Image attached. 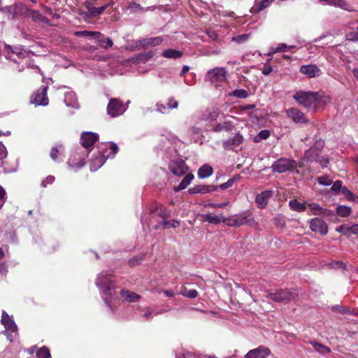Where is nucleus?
<instances>
[{
  "instance_id": "obj_1",
  "label": "nucleus",
  "mask_w": 358,
  "mask_h": 358,
  "mask_svg": "<svg viewBox=\"0 0 358 358\" xmlns=\"http://www.w3.org/2000/svg\"><path fill=\"white\" fill-rule=\"evenodd\" d=\"M293 97L300 105L308 109H315L330 101V98L328 96H322L317 92H313L299 91Z\"/></svg>"
},
{
  "instance_id": "obj_2",
  "label": "nucleus",
  "mask_w": 358,
  "mask_h": 358,
  "mask_svg": "<svg viewBox=\"0 0 358 358\" xmlns=\"http://www.w3.org/2000/svg\"><path fill=\"white\" fill-rule=\"evenodd\" d=\"M96 285L107 296H112L115 294L114 282L107 272H101L98 275L96 280Z\"/></svg>"
},
{
  "instance_id": "obj_3",
  "label": "nucleus",
  "mask_w": 358,
  "mask_h": 358,
  "mask_svg": "<svg viewBox=\"0 0 358 358\" xmlns=\"http://www.w3.org/2000/svg\"><path fill=\"white\" fill-rule=\"evenodd\" d=\"M298 297L296 292L289 291L287 289H276L275 292H270L267 295V298L278 303H287L291 301L295 300Z\"/></svg>"
},
{
  "instance_id": "obj_4",
  "label": "nucleus",
  "mask_w": 358,
  "mask_h": 358,
  "mask_svg": "<svg viewBox=\"0 0 358 358\" xmlns=\"http://www.w3.org/2000/svg\"><path fill=\"white\" fill-rule=\"evenodd\" d=\"M296 167L297 163L295 160L285 157L277 159L271 166L273 171L279 173L286 171H293Z\"/></svg>"
},
{
  "instance_id": "obj_5",
  "label": "nucleus",
  "mask_w": 358,
  "mask_h": 358,
  "mask_svg": "<svg viewBox=\"0 0 358 358\" xmlns=\"http://www.w3.org/2000/svg\"><path fill=\"white\" fill-rule=\"evenodd\" d=\"M126 110L127 106L119 99L113 98L109 100L107 106V113L110 116L113 117H117L122 115Z\"/></svg>"
},
{
  "instance_id": "obj_6",
  "label": "nucleus",
  "mask_w": 358,
  "mask_h": 358,
  "mask_svg": "<svg viewBox=\"0 0 358 358\" xmlns=\"http://www.w3.org/2000/svg\"><path fill=\"white\" fill-rule=\"evenodd\" d=\"M303 159L310 162H316L322 167H327L329 162L327 157L320 156V152L312 148L306 151Z\"/></svg>"
},
{
  "instance_id": "obj_7",
  "label": "nucleus",
  "mask_w": 358,
  "mask_h": 358,
  "mask_svg": "<svg viewBox=\"0 0 358 358\" xmlns=\"http://www.w3.org/2000/svg\"><path fill=\"white\" fill-rule=\"evenodd\" d=\"M227 71L222 67H216L207 72L206 79L211 83L222 82L226 80Z\"/></svg>"
},
{
  "instance_id": "obj_8",
  "label": "nucleus",
  "mask_w": 358,
  "mask_h": 358,
  "mask_svg": "<svg viewBox=\"0 0 358 358\" xmlns=\"http://www.w3.org/2000/svg\"><path fill=\"white\" fill-rule=\"evenodd\" d=\"M169 170L177 176H182L185 175L189 168L182 159H176L170 162L169 164Z\"/></svg>"
},
{
  "instance_id": "obj_9",
  "label": "nucleus",
  "mask_w": 358,
  "mask_h": 358,
  "mask_svg": "<svg viewBox=\"0 0 358 358\" xmlns=\"http://www.w3.org/2000/svg\"><path fill=\"white\" fill-rule=\"evenodd\" d=\"M48 87L45 85L39 89L35 94L31 96V103L36 105L47 106L48 104Z\"/></svg>"
},
{
  "instance_id": "obj_10",
  "label": "nucleus",
  "mask_w": 358,
  "mask_h": 358,
  "mask_svg": "<svg viewBox=\"0 0 358 358\" xmlns=\"http://www.w3.org/2000/svg\"><path fill=\"white\" fill-rule=\"evenodd\" d=\"M98 139L99 135L96 133L85 131L81 134L80 143L85 148L92 150Z\"/></svg>"
},
{
  "instance_id": "obj_11",
  "label": "nucleus",
  "mask_w": 358,
  "mask_h": 358,
  "mask_svg": "<svg viewBox=\"0 0 358 358\" xmlns=\"http://www.w3.org/2000/svg\"><path fill=\"white\" fill-rule=\"evenodd\" d=\"M309 224L312 231L318 232L321 235H326L328 233V226L321 218L315 217L311 219L309 221Z\"/></svg>"
},
{
  "instance_id": "obj_12",
  "label": "nucleus",
  "mask_w": 358,
  "mask_h": 358,
  "mask_svg": "<svg viewBox=\"0 0 358 358\" xmlns=\"http://www.w3.org/2000/svg\"><path fill=\"white\" fill-rule=\"evenodd\" d=\"M163 38L161 36L143 38L135 42L136 47L146 48L148 47H155L162 43Z\"/></svg>"
},
{
  "instance_id": "obj_13",
  "label": "nucleus",
  "mask_w": 358,
  "mask_h": 358,
  "mask_svg": "<svg viewBox=\"0 0 358 358\" xmlns=\"http://www.w3.org/2000/svg\"><path fill=\"white\" fill-rule=\"evenodd\" d=\"M236 220L240 222V227L243 224H248L250 227H256L257 222L255 221L252 213L249 211H245L239 215H236Z\"/></svg>"
},
{
  "instance_id": "obj_14",
  "label": "nucleus",
  "mask_w": 358,
  "mask_h": 358,
  "mask_svg": "<svg viewBox=\"0 0 358 358\" xmlns=\"http://www.w3.org/2000/svg\"><path fill=\"white\" fill-rule=\"evenodd\" d=\"M271 354V350L264 345L250 350L244 358H266Z\"/></svg>"
},
{
  "instance_id": "obj_15",
  "label": "nucleus",
  "mask_w": 358,
  "mask_h": 358,
  "mask_svg": "<svg viewBox=\"0 0 358 358\" xmlns=\"http://www.w3.org/2000/svg\"><path fill=\"white\" fill-rule=\"evenodd\" d=\"M287 117L291 118L295 123H308V120L304 113L295 108H291L286 110Z\"/></svg>"
},
{
  "instance_id": "obj_16",
  "label": "nucleus",
  "mask_w": 358,
  "mask_h": 358,
  "mask_svg": "<svg viewBox=\"0 0 358 358\" xmlns=\"http://www.w3.org/2000/svg\"><path fill=\"white\" fill-rule=\"evenodd\" d=\"M243 141L242 135L237 134L233 138L224 141L222 144L223 148L225 150H235L243 143Z\"/></svg>"
},
{
  "instance_id": "obj_17",
  "label": "nucleus",
  "mask_w": 358,
  "mask_h": 358,
  "mask_svg": "<svg viewBox=\"0 0 358 358\" xmlns=\"http://www.w3.org/2000/svg\"><path fill=\"white\" fill-rule=\"evenodd\" d=\"M300 72L309 78L317 77L322 73L321 70L315 64L302 66Z\"/></svg>"
},
{
  "instance_id": "obj_18",
  "label": "nucleus",
  "mask_w": 358,
  "mask_h": 358,
  "mask_svg": "<svg viewBox=\"0 0 358 358\" xmlns=\"http://www.w3.org/2000/svg\"><path fill=\"white\" fill-rule=\"evenodd\" d=\"M1 323L4 326L6 330L10 331L11 333L16 332L17 330V327L15 322L4 310L2 312Z\"/></svg>"
},
{
  "instance_id": "obj_19",
  "label": "nucleus",
  "mask_w": 358,
  "mask_h": 358,
  "mask_svg": "<svg viewBox=\"0 0 358 358\" xmlns=\"http://www.w3.org/2000/svg\"><path fill=\"white\" fill-rule=\"evenodd\" d=\"M218 189L216 185H199L190 188L188 192L189 194H206L214 192Z\"/></svg>"
},
{
  "instance_id": "obj_20",
  "label": "nucleus",
  "mask_w": 358,
  "mask_h": 358,
  "mask_svg": "<svg viewBox=\"0 0 358 358\" xmlns=\"http://www.w3.org/2000/svg\"><path fill=\"white\" fill-rule=\"evenodd\" d=\"M272 190H266L256 196L255 201L258 206L261 208H264L268 203V200L273 196Z\"/></svg>"
},
{
  "instance_id": "obj_21",
  "label": "nucleus",
  "mask_w": 358,
  "mask_h": 358,
  "mask_svg": "<svg viewBox=\"0 0 358 358\" xmlns=\"http://www.w3.org/2000/svg\"><path fill=\"white\" fill-rule=\"evenodd\" d=\"M4 50L6 53H13L16 55L18 58H23L25 57L27 52L22 46L17 45V46H10L9 45H5Z\"/></svg>"
},
{
  "instance_id": "obj_22",
  "label": "nucleus",
  "mask_w": 358,
  "mask_h": 358,
  "mask_svg": "<svg viewBox=\"0 0 358 358\" xmlns=\"http://www.w3.org/2000/svg\"><path fill=\"white\" fill-rule=\"evenodd\" d=\"M213 173V169L209 164L201 166L198 170V176L199 178H206L210 176Z\"/></svg>"
},
{
  "instance_id": "obj_23",
  "label": "nucleus",
  "mask_w": 358,
  "mask_h": 358,
  "mask_svg": "<svg viewBox=\"0 0 358 358\" xmlns=\"http://www.w3.org/2000/svg\"><path fill=\"white\" fill-rule=\"evenodd\" d=\"M194 176L192 173H188L180 182V183L174 187L173 189L175 192H179L182 189H185L191 182V181L194 179Z\"/></svg>"
},
{
  "instance_id": "obj_24",
  "label": "nucleus",
  "mask_w": 358,
  "mask_h": 358,
  "mask_svg": "<svg viewBox=\"0 0 358 358\" xmlns=\"http://www.w3.org/2000/svg\"><path fill=\"white\" fill-rule=\"evenodd\" d=\"M25 15L31 18L34 22H46L45 17H43L38 11L31 9H26Z\"/></svg>"
},
{
  "instance_id": "obj_25",
  "label": "nucleus",
  "mask_w": 358,
  "mask_h": 358,
  "mask_svg": "<svg viewBox=\"0 0 358 358\" xmlns=\"http://www.w3.org/2000/svg\"><path fill=\"white\" fill-rule=\"evenodd\" d=\"M234 125L230 121L224 120L223 122H220L215 125L213 130L216 132L222 131H229L234 129Z\"/></svg>"
},
{
  "instance_id": "obj_26",
  "label": "nucleus",
  "mask_w": 358,
  "mask_h": 358,
  "mask_svg": "<svg viewBox=\"0 0 358 358\" xmlns=\"http://www.w3.org/2000/svg\"><path fill=\"white\" fill-rule=\"evenodd\" d=\"M182 55L183 53L181 51L171 48L165 50L162 54L163 57L169 59L180 58Z\"/></svg>"
},
{
  "instance_id": "obj_27",
  "label": "nucleus",
  "mask_w": 358,
  "mask_h": 358,
  "mask_svg": "<svg viewBox=\"0 0 358 358\" xmlns=\"http://www.w3.org/2000/svg\"><path fill=\"white\" fill-rule=\"evenodd\" d=\"M180 222L177 220H173L170 221L164 220L155 226V229H158L160 227L163 229H167L169 227L176 228L180 227Z\"/></svg>"
},
{
  "instance_id": "obj_28",
  "label": "nucleus",
  "mask_w": 358,
  "mask_h": 358,
  "mask_svg": "<svg viewBox=\"0 0 358 358\" xmlns=\"http://www.w3.org/2000/svg\"><path fill=\"white\" fill-rule=\"evenodd\" d=\"M289 206L292 210L297 212H304L306 210V206L304 203L298 201L297 200H291L289 202Z\"/></svg>"
},
{
  "instance_id": "obj_29",
  "label": "nucleus",
  "mask_w": 358,
  "mask_h": 358,
  "mask_svg": "<svg viewBox=\"0 0 358 358\" xmlns=\"http://www.w3.org/2000/svg\"><path fill=\"white\" fill-rule=\"evenodd\" d=\"M320 3L323 4L336 6L339 8H345L347 5V3L345 0H318Z\"/></svg>"
},
{
  "instance_id": "obj_30",
  "label": "nucleus",
  "mask_w": 358,
  "mask_h": 358,
  "mask_svg": "<svg viewBox=\"0 0 358 358\" xmlns=\"http://www.w3.org/2000/svg\"><path fill=\"white\" fill-rule=\"evenodd\" d=\"M152 213H156L159 217L166 218L171 216V211L167 210L165 207L159 205L155 209L151 210Z\"/></svg>"
},
{
  "instance_id": "obj_31",
  "label": "nucleus",
  "mask_w": 358,
  "mask_h": 358,
  "mask_svg": "<svg viewBox=\"0 0 358 358\" xmlns=\"http://www.w3.org/2000/svg\"><path fill=\"white\" fill-rule=\"evenodd\" d=\"M203 220L211 224H217L222 222V218L216 215L208 213L202 215Z\"/></svg>"
},
{
  "instance_id": "obj_32",
  "label": "nucleus",
  "mask_w": 358,
  "mask_h": 358,
  "mask_svg": "<svg viewBox=\"0 0 358 358\" xmlns=\"http://www.w3.org/2000/svg\"><path fill=\"white\" fill-rule=\"evenodd\" d=\"M75 35L78 37H94L98 38L101 36V33L99 31H76Z\"/></svg>"
},
{
  "instance_id": "obj_33",
  "label": "nucleus",
  "mask_w": 358,
  "mask_h": 358,
  "mask_svg": "<svg viewBox=\"0 0 358 358\" xmlns=\"http://www.w3.org/2000/svg\"><path fill=\"white\" fill-rule=\"evenodd\" d=\"M352 213L351 208L347 206H338L336 208V213L341 217H348Z\"/></svg>"
},
{
  "instance_id": "obj_34",
  "label": "nucleus",
  "mask_w": 358,
  "mask_h": 358,
  "mask_svg": "<svg viewBox=\"0 0 358 358\" xmlns=\"http://www.w3.org/2000/svg\"><path fill=\"white\" fill-rule=\"evenodd\" d=\"M310 343L312 345V346L314 348V349L320 352V354H326L330 352V350L329 348L323 345L322 344L317 343L315 341H310Z\"/></svg>"
},
{
  "instance_id": "obj_35",
  "label": "nucleus",
  "mask_w": 358,
  "mask_h": 358,
  "mask_svg": "<svg viewBox=\"0 0 358 358\" xmlns=\"http://www.w3.org/2000/svg\"><path fill=\"white\" fill-rule=\"evenodd\" d=\"M222 222L229 227H240V222H238L237 221L236 215H232L229 217L222 218Z\"/></svg>"
},
{
  "instance_id": "obj_36",
  "label": "nucleus",
  "mask_w": 358,
  "mask_h": 358,
  "mask_svg": "<svg viewBox=\"0 0 358 358\" xmlns=\"http://www.w3.org/2000/svg\"><path fill=\"white\" fill-rule=\"evenodd\" d=\"M122 296L126 298L129 301H136L139 299L140 296L134 292L129 291H121Z\"/></svg>"
},
{
  "instance_id": "obj_37",
  "label": "nucleus",
  "mask_w": 358,
  "mask_h": 358,
  "mask_svg": "<svg viewBox=\"0 0 358 358\" xmlns=\"http://www.w3.org/2000/svg\"><path fill=\"white\" fill-rule=\"evenodd\" d=\"M106 162V158L103 155H100L98 157H96L92 162V168L91 169L96 170V169L101 167Z\"/></svg>"
},
{
  "instance_id": "obj_38",
  "label": "nucleus",
  "mask_w": 358,
  "mask_h": 358,
  "mask_svg": "<svg viewBox=\"0 0 358 358\" xmlns=\"http://www.w3.org/2000/svg\"><path fill=\"white\" fill-rule=\"evenodd\" d=\"M270 135H271V132L269 130H267V129L262 130L261 131H259L258 133V134L256 136H255L254 141L255 143H259L262 140L267 139L270 136Z\"/></svg>"
},
{
  "instance_id": "obj_39",
  "label": "nucleus",
  "mask_w": 358,
  "mask_h": 358,
  "mask_svg": "<svg viewBox=\"0 0 358 358\" xmlns=\"http://www.w3.org/2000/svg\"><path fill=\"white\" fill-rule=\"evenodd\" d=\"M36 357L37 358H50L51 355L49 349L43 346L37 350Z\"/></svg>"
},
{
  "instance_id": "obj_40",
  "label": "nucleus",
  "mask_w": 358,
  "mask_h": 358,
  "mask_svg": "<svg viewBox=\"0 0 358 358\" xmlns=\"http://www.w3.org/2000/svg\"><path fill=\"white\" fill-rule=\"evenodd\" d=\"M240 178V176L236 175L234 176L233 178L229 179L226 182H224L221 184L220 186H217L218 188H220L221 189H227L229 187H231L234 182Z\"/></svg>"
},
{
  "instance_id": "obj_41",
  "label": "nucleus",
  "mask_w": 358,
  "mask_h": 358,
  "mask_svg": "<svg viewBox=\"0 0 358 358\" xmlns=\"http://www.w3.org/2000/svg\"><path fill=\"white\" fill-rule=\"evenodd\" d=\"M312 213L315 215H321L322 214L323 208L316 203H311L308 205Z\"/></svg>"
},
{
  "instance_id": "obj_42",
  "label": "nucleus",
  "mask_w": 358,
  "mask_h": 358,
  "mask_svg": "<svg viewBox=\"0 0 358 358\" xmlns=\"http://www.w3.org/2000/svg\"><path fill=\"white\" fill-rule=\"evenodd\" d=\"M154 56L153 51H149L146 53L139 54L137 57V60L143 63L147 62Z\"/></svg>"
},
{
  "instance_id": "obj_43",
  "label": "nucleus",
  "mask_w": 358,
  "mask_h": 358,
  "mask_svg": "<svg viewBox=\"0 0 358 358\" xmlns=\"http://www.w3.org/2000/svg\"><path fill=\"white\" fill-rule=\"evenodd\" d=\"M274 0H261L256 3V9L257 12L262 11L268 7Z\"/></svg>"
},
{
  "instance_id": "obj_44",
  "label": "nucleus",
  "mask_w": 358,
  "mask_h": 358,
  "mask_svg": "<svg viewBox=\"0 0 358 358\" xmlns=\"http://www.w3.org/2000/svg\"><path fill=\"white\" fill-rule=\"evenodd\" d=\"M108 7V5H104L99 8L93 7L92 8V10L90 13V17H96L99 15H101L107 8Z\"/></svg>"
},
{
  "instance_id": "obj_45",
  "label": "nucleus",
  "mask_w": 358,
  "mask_h": 358,
  "mask_svg": "<svg viewBox=\"0 0 358 358\" xmlns=\"http://www.w3.org/2000/svg\"><path fill=\"white\" fill-rule=\"evenodd\" d=\"M184 296L194 299L198 296V292L196 289H187L185 288V289L181 293Z\"/></svg>"
},
{
  "instance_id": "obj_46",
  "label": "nucleus",
  "mask_w": 358,
  "mask_h": 358,
  "mask_svg": "<svg viewBox=\"0 0 358 358\" xmlns=\"http://www.w3.org/2000/svg\"><path fill=\"white\" fill-rule=\"evenodd\" d=\"M294 48V46H293V45L288 47L285 43H280L278 45V46L275 50L271 51L270 54H274V53L279 52H285L288 50L292 49Z\"/></svg>"
},
{
  "instance_id": "obj_47",
  "label": "nucleus",
  "mask_w": 358,
  "mask_h": 358,
  "mask_svg": "<svg viewBox=\"0 0 358 358\" xmlns=\"http://www.w3.org/2000/svg\"><path fill=\"white\" fill-rule=\"evenodd\" d=\"M98 43L106 50H108L113 45V42L110 38H107L106 40H99Z\"/></svg>"
},
{
  "instance_id": "obj_48",
  "label": "nucleus",
  "mask_w": 358,
  "mask_h": 358,
  "mask_svg": "<svg viewBox=\"0 0 358 358\" xmlns=\"http://www.w3.org/2000/svg\"><path fill=\"white\" fill-rule=\"evenodd\" d=\"M321 215L329 218L331 221L336 220V216L334 214V213L332 210H329V209L323 208L322 214Z\"/></svg>"
},
{
  "instance_id": "obj_49",
  "label": "nucleus",
  "mask_w": 358,
  "mask_h": 358,
  "mask_svg": "<svg viewBox=\"0 0 358 358\" xmlns=\"http://www.w3.org/2000/svg\"><path fill=\"white\" fill-rule=\"evenodd\" d=\"M274 224L277 227L282 228L285 226V220L283 216L277 215L273 219Z\"/></svg>"
},
{
  "instance_id": "obj_50",
  "label": "nucleus",
  "mask_w": 358,
  "mask_h": 358,
  "mask_svg": "<svg viewBox=\"0 0 358 358\" xmlns=\"http://www.w3.org/2000/svg\"><path fill=\"white\" fill-rule=\"evenodd\" d=\"M317 180L320 184L325 186H329L332 183V180L328 176L318 177Z\"/></svg>"
},
{
  "instance_id": "obj_51",
  "label": "nucleus",
  "mask_w": 358,
  "mask_h": 358,
  "mask_svg": "<svg viewBox=\"0 0 358 358\" xmlns=\"http://www.w3.org/2000/svg\"><path fill=\"white\" fill-rule=\"evenodd\" d=\"M249 36L248 34H241L233 37L232 41L238 43H243L248 39Z\"/></svg>"
},
{
  "instance_id": "obj_52",
  "label": "nucleus",
  "mask_w": 358,
  "mask_h": 358,
  "mask_svg": "<svg viewBox=\"0 0 358 358\" xmlns=\"http://www.w3.org/2000/svg\"><path fill=\"white\" fill-rule=\"evenodd\" d=\"M233 95L238 98L245 99L248 96V93L243 89L236 90L233 92Z\"/></svg>"
},
{
  "instance_id": "obj_53",
  "label": "nucleus",
  "mask_w": 358,
  "mask_h": 358,
  "mask_svg": "<svg viewBox=\"0 0 358 358\" xmlns=\"http://www.w3.org/2000/svg\"><path fill=\"white\" fill-rule=\"evenodd\" d=\"M336 231L347 237H350L349 227L347 225H341L336 229Z\"/></svg>"
},
{
  "instance_id": "obj_54",
  "label": "nucleus",
  "mask_w": 358,
  "mask_h": 358,
  "mask_svg": "<svg viewBox=\"0 0 358 358\" xmlns=\"http://www.w3.org/2000/svg\"><path fill=\"white\" fill-rule=\"evenodd\" d=\"M169 109H175L178 107V102L173 97L169 99L167 102Z\"/></svg>"
},
{
  "instance_id": "obj_55",
  "label": "nucleus",
  "mask_w": 358,
  "mask_h": 358,
  "mask_svg": "<svg viewBox=\"0 0 358 358\" xmlns=\"http://www.w3.org/2000/svg\"><path fill=\"white\" fill-rule=\"evenodd\" d=\"M324 146V141L322 139L317 140L315 141L314 145L312 147V148H315L317 151L322 150V149Z\"/></svg>"
},
{
  "instance_id": "obj_56",
  "label": "nucleus",
  "mask_w": 358,
  "mask_h": 358,
  "mask_svg": "<svg viewBox=\"0 0 358 358\" xmlns=\"http://www.w3.org/2000/svg\"><path fill=\"white\" fill-rule=\"evenodd\" d=\"M55 181V177L48 176L45 180H42L41 185L43 187H46L48 184H52Z\"/></svg>"
},
{
  "instance_id": "obj_57",
  "label": "nucleus",
  "mask_w": 358,
  "mask_h": 358,
  "mask_svg": "<svg viewBox=\"0 0 358 358\" xmlns=\"http://www.w3.org/2000/svg\"><path fill=\"white\" fill-rule=\"evenodd\" d=\"M341 193L349 200L353 199V194L352 193L345 187H343L341 189Z\"/></svg>"
},
{
  "instance_id": "obj_58",
  "label": "nucleus",
  "mask_w": 358,
  "mask_h": 358,
  "mask_svg": "<svg viewBox=\"0 0 358 358\" xmlns=\"http://www.w3.org/2000/svg\"><path fill=\"white\" fill-rule=\"evenodd\" d=\"M343 187L342 186V182L341 180H336L335 182H334L331 187V189L334 192H337L338 191H341V189Z\"/></svg>"
},
{
  "instance_id": "obj_59",
  "label": "nucleus",
  "mask_w": 358,
  "mask_h": 358,
  "mask_svg": "<svg viewBox=\"0 0 358 358\" xmlns=\"http://www.w3.org/2000/svg\"><path fill=\"white\" fill-rule=\"evenodd\" d=\"M228 203H229L228 202L220 203H208V204L206 205V206L212 207L214 208H224V206H226Z\"/></svg>"
},
{
  "instance_id": "obj_60",
  "label": "nucleus",
  "mask_w": 358,
  "mask_h": 358,
  "mask_svg": "<svg viewBox=\"0 0 358 358\" xmlns=\"http://www.w3.org/2000/svg\"><path fill=\"white\" fill-rule=\"evenodd\" d=\"M348 36L352 41H358V27L355 30L349 33Z\"/></svg>"
},
{
  "instance_id": "obj_61",
  "label": "nucleus",
  "mask_w": 358,
  "mask_h": 358,
  "mask_svg": "<svg viewBox=\"0 0 358 358\" xmlns=\"http://www.w3.org/2000/svg\"><path fill=\"white\" fill-rule=\"evenodd\" d=\"M349 231L350 236L352 234L358 236V224H353L352 226L349 227Z\"/></svg>"
},
{
  "instance_id": "obj_62",
  "label": "nucleus",
  "mask_w": 358,
  "mask_h": 358,
  "mask_svg": "<svg viewBox=\"0 0 358 358\" xmlns=\"http://www.w3.org/2000/svg\"><path fill=\"white\" fill-rule=\"evenodd\" d=\"M272 71V67L268 65L267 63L264 64L263 69H262V73L264 75H268Z\"/></svg>"
},
{
  "instance_id": "obj_63",
  "label": "nucleus",
  "mask_w": 358,
  "mask_h": 358,
  "mask_svg": "<svg viewBox=\"0 0 358 358\" xmlns=\"http://www.w3.org/2000/svg\"><path fill=\"white\" fill-rule=\"evenodd\" d=\"M84 6L87 9L89 14L90 13L92 8H93L94 1H86L84 2Z\"/></svg>"
},
{
  "instance_id": "obj_64",
  "label": "nucleus",
  "mask_w": 358,
  "mask_h": 358,
  "mask_svg": "<svg viewBox=\"0 0 358 358\" xmlns=\"http://www.w3.org/2000/svg\"><path fill=\"white\" fill-rule=\"evenodd\" d=\"M58 152L59 151L57 148H52L50 152V157L53 160H56L57 159Z\"/></svg>"
}]
</instances>
